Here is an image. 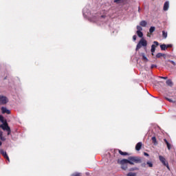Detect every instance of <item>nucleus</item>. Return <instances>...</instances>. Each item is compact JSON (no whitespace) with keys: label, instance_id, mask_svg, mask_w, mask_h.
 <instances>
[{"label":"nucleus","instance_id":"f257e3e1","mask_svg":"<svg viewBox=\"0 0 176 176\" xmlns=\"http://www.w3.org/2000/svg\"><path fill=\"white\" fill-rule=\"evenodd\" d=\"M121 166V168L126 171L129 168V164L134 166V164H141L142 163V157L139 156H130L127 159H122L118 162Z\"/></svg>","mask_w":176,"mask_h":176},{"label":"nucleus","instance_id":"f03ea898","mask_svg":"<svg viewBox=\"0 0 176 176\" xmlns=\"http://www.w3.org/2000/svg\"><path fill=\"white\" fill-rule=\"evenodd\" d=\"M0 128L6 131H8V135H10L12 130L10 129V126L8 124V122L6 121L3 123V124L0 125Z\"/></svg>","mask_w":176,"mask_h":176},{"label":"nucleus","instance_id":"7ed1b4c3","mask_svg":"<svg viewBox=\"0 0 176 176\" xmlns=\"http://www.w3.org/2000/svg\"><path fill=\"white\" fill-rule=\"evenodd\" d=\"M147 45H148V42L146 41V40H145L144 38H141L137 45L136 50H140V49H141V47H142V46L145 47Z\"/></svg>","mask_w":176,"mask_h":176},{"label":"nucleus","instance_id":"20e7f679","mask_svg":"<svg viewBox=\"0 0 176 176\" xmlns=\"http://www.w3.org/2000/svg\"><path fill=\"white\" fill-rule=\"evenodd\" d=\"M159 160L162 163L164 166H166L168 168V162L166 161V158L162 155H159Z\"/></svg>","mask_w":176,"mask_h":176},{"label":"nucleus","instance_id":"39448f33","mask_svg":"<svg viewBox=\"0 0 176 176\" xmlns=\"http://www.w3.org/2000/svg\"><path fill=\"white\" fill-rule=\"evenodd\" d=\"M8 100L6 96H0V104L1 105H5V104H8Z\"/></svg>","mask_w":176,"mask_h":176},{"label":"nucleus","instance_id":"423d86ee","mask_svg":"<svg viewBox=\"0 0 176 176\" xmlns=\"http://www.w3.org/2000/svg\"><path fill=\"white\" fill-rule=\"evenodd\" d=\"M153 43L154 44L151 45V52L153 56V53H155V51L156 50V46H159V42L154 41Z\"/></svg>","mask_w":176,"mask_h":176},{"label":"nucleus","instance_id":"0eeeda50","mask_svg":"<svg viewBox=\"0 0 176 176\" xmlns=\"http://www.w3.org/2000/svg\"><path fill=\"white\" fill-rule=\"evenodd\" d=\"M0 153L3 156L5 159H6L8 162H10V160L9 159V156L8 155V153H6V151H3V149H1Z\"/></svg>","mask_w":176,"mask_h":176},{"label":"nucleus","instance_id":"6e6552de","mask_svg":"<svg viewBox=\"0 0 176 176\" xmlns=\"http://www.w3.org/2000/svg\"><path fill=\"white\" fill-rule=\"evenodd\" d=\"M2 113H7V115H10V110L8 109L6 107H1Z\"/></svg>","mask_w":176,"mask_h":176},{"label":"nucleus","instance_id":"1a4fd4ad","mask_svg":"<svg viewBox=\"0 0 176 176\" xmlns=\"http://www.w3.org/2000/svg\"><path fill=\"white\" fill-rule=\"evenodd\" d=\"M170 64L174 65V67H175V65H176L175 62H174L173 60H170L166 61V67H170Z\"/></svg>","mask_w":176,"mask_h":176},{"label":"nucleus","instance_id":"9d476101","mask_svg":"<svg viewBox=\"0 0 176 176\" xmlns=\"http://www.w3.org/2000/svg\"><path fill=\"white\" fill-rule=\"evenodd\" d=\"M141 148H142V142H138L135 146V149L137 151H141Z\"/></svg>","mask_w":176,"mask_h":176},{"label":"nucleus","instance_id":"9b49d317","mask_svg":"<svg viewBox=\"0 0 176 176\" xmlns=\"http://www.w3.org/2000/svg\"><path fill=\"white\" fill-rule=\"evenodd\" d=\"M164 141L165 144H166V146H167L168 151H170L172 148L171 144H170L168 142V141L166 140V139H164Z\"/></svg>","mask_w":176,"mask_h":176},{"label":"nucleus","instance_id":"f8f14e48","mask_svg":"<svg viewBox=\"0 0 176 176\" xmlns=\"http://www.w3.org/2000/svg\"><path fill=\"white\" fill-rule=\"evenodd\" d=\"M168 6H169V3L168 1H166L164 4V10H168Z\"/></svg>","mask_w":176,"mask_h":176},{"label":"nucleus","instance_id":"ddd939ff","mask_svg":"<svg viewBox=\"0 0 176 176\" xmlns=\"http://www.w3.org/2000/svg\"><path fill=\"white\" fill-rule=\"evenodd\" d=\"M147 24H148V23L146 22V21H142L140 23V25L141 27H146Z\"/></svg>","mask_w":176,"mask_h":176},{"label":"nucleus","instance_id":"4468645a","mask_svg":"<svg viewBox=\"0 0 176 176\" xmlns=\"http://www.w3.org/2000/svg\"><path fill=\"white\" fill-rule=\"evenodd\" d=\"M118 153H120V155H121L122 156H127L129 155L128 153L123 152L121 150H118Z\"/></svg>","mask_w":176,"mask_h":176},{"label":"nucleus","instance_id":"2eb2a0df","mask_svg":"<svg viewBox=\"0 0 176 176\" xmlns=\"http://www.w3.org/2000/svg\"><path fill=\"white\" fill-rule=\"evenodd\" d=\"M136 34L138 36H139V38H142L144 36V34L142 33V32L137 31Z\"/></svg>","mask_w":176,"mask_h":176},{"label":"nucleus","instance_id":"dca6fc26","mask_svg":"<svg viewBox=\"0 0 176 176\" xmlns=\"http://www.w3.org/2000/svg\"><path fill=\"white\" fill-rule=\"evenodd\" d=\"M166 83L168 86H170V87L173 86V81L170 79L167 80Z\"/></svg>","mask_w":176,"mask_h":176},{"label":"nucleus","instance_id":"f3484780","mask_svg":"<svg viewBox=\"0 0 176 176\" xmlns=\"http://www.w3.org/2000/svg\"><path fill=\"white\" fill-rule=\"evenodd\" d=\"M153 144H154V145H157V141L156 140V137L153 136L151 138Z\"/></svg>","mask_w":176,"mask_h":176},{"label":"nucleus","instance_id":"a211bd4d","mask_svg":"<svg viewBox=\"0 0 176 176\" xmlns=\"http://www.w3.org/2000/svg\"><path fill=\"white\" fill-rule=\"evenodd\" d=\"M140 168L138 167H132L129 169V171H138Z\"/></svg>","mask_w":176,"mask_h":176},{"label":"nucleus","instance_id":"6ab92c4d","mask_svg":"<svg viewBox=\"0 0 176 176\" xmlns=\"http://www.w3.org/2000/svg\"><path fill=\"white\" fill-rule=\"evenodd\" d=\"M164 56H166V54L162 53H157L156 54L157 58H160V57H164Z\"/></svg>","mask_w":176,"mask_h":176},{"label":"nucleus","instance_id":"aec40b11","mask_svg":"<svg viewBox=\"0 0 176 176\" xmlns=\"http://www.w3.org/2000/svg\"><path fill=\"white\" fill-rule=\"evenodd\" d=\"M155 30H156L155 26H151L149 29L150 34H153V32H155Z\"/></svg>","mask_w":176,"mask_h":176},{"label":"nucleus","instance_id":"412c9836","mask_svg":"<svg viewBox=\"0 0 176 176\" xmlns=\"http://www.w3.org/2000/svg\"><path fill=\"white\" fill-rule=\"evenodd\" d=\"M146 164L148 165V167H150V168L153 167V163H152V162H151V161H148L146 162Z\"/></svg>","mask_w":176,"mask_h":176},{"label":"nucleus","instance_id":"4be33fe9","mask_svg":"<svg viewBox=\"0 0 176 176\" xmlns=\"http://www.w3.org/2000/svg\"><path fill=\"white\" fill-rule=\"evenodd\" d=\"M126 0H114V3H123Z\"/></svg>","mask_w":176,"mask_h":176},{"label":"nucleus","instance_id":"5701e85b","mask_svg":"<svg viewBox=\"0 0 176 176\" xmlns=\"http://www.w3.org/2000/svg\"><path fill=\"white\" fill-rule=\"evenodd\" d=\"M126 176H137V173L129 172V173H127Z\"/></svg>","mask_w":176,"mask_h":176},{"label":"nucleus","instance_id":"b1692460","mask_svg":"<svg viewBox=\"0 0 176 176\" xmlns=\"http://www.w3.org/2000/svg\"><path fill=\"white\" fill-rule=\"evenodd\" d=\"M142 60H143L144 61H146V62H148V58H146V56H145V54H142Z\"/></svg>","mask_w":176,"mask_h":176},{"label":"nucleus","instance_id":"393cba45","mask_svg":"<svg viewBox=\"0 0 176 176\" xmlns=\"http://www.w3.org/2000/svg\"><path fill=\"white\" fill-rule=\"evenodd\" d=\"M162 36L163 38H164V39H166V38H167V32L165 31H162Z\"/></svg>","mask_w":176,"mask_h":176},{"label":"nucleus","instance_id":"a878e982","mask_svg":"<svg viewBox=\"0 0 176 176\" xmlns=\"http://www.w3.org/2000/svg\"><path fill=\"white\" fill-rule=\"evenodd\" d=\"M160 47H161V50H166V44H162L160 45Z\"/></svg>","mask_w":176,"mask_h":176},{"label":"nucleus","instance_id":"bb28decb","mask_svg":"<svg viewBox=\"0 0 176 176\" xmlns=\"http://www.w3.org/2000/svg\"><path fill=\"white\" fill-rule=\"evenodd\" d=\"M0 122H1V123H4L5 122V120L3 116H0Z\"/></svg>","mask_w":176,"mask_h":176},{"label":"nucleus","instance_id":"cd10ccee","mask_svg":"<svg viewBox=\"0 0 176 176\" xmlns=\"http://www.w3.org/2000/svg\"><path fill=\"white\" fill-rule=\"evenodd\" d=\"M71 176H82L80 173H73Z\"/></svg>","mask_w":176,"mask_h":176},{"label":"nucleus","instance_id":"c85d7f7f","mask_svg":"<svg viewBox=\"0 0 176 176\" xmlns=\"http://www.w3.org/2000/svg\"><path fill=\"white\" fill-rule=\"evenodd\" d=\"M137 30H138V31L142 32V27H141V26H140V25H138V26H137Z\"/></svg>","mask_w":176,"mask_h":176},{"label":"nucleus","instance_id":"c756f323","mask_svg":"<svg viewBox=\"0 0 176 176\" xmlns=\"http://www.w3.org/2000/svg\"><path fill=\"white\" fill-rule=\"evenodd\" d=\"M168 47H173V45H171V44L166 45V48L168 49Z\"/></svg>","mask_w":176,"mask_h":176},{"label":"nucleus","instance_id":"7c9ffc66","mask_svg":"<svg viewBox=\"0 0 176 176\" xmlns=\"http://www.w3.org/2000/svg\"><path fill=\"white\" fill-rule=\"evenodd\" d=\"M157 66L156 65H151V69L157 68Z\"/></svg>","mask_w":176,"mask_h":176},{"label":"nucleus","instance_id":"2f4dec72","mask_svg":"<svg viewBox=\"0 0 176 176\" xmlns=\"http://www.w3.org/2000/svg\"><path fill=\"white\" fill-rule=\"evenodd\" d=\"M0 140H1V141H5V140H6V138H5V137H3V136L0 137Z\"/></svg>","mask_w":176,"mask_h":176},{"label":"nucleus","instance_id":"473e14b6","mask_svg":"<svg viewBox=\"0 0 176 176\" xmlns=\"http://www.w3.org/2000/svg\"><path fill=\"white\" fill-rule=\"evenodd\" d=\"M133 41H137V36L136 35H133Z\"/></svg>","mask_w":176,"mask_h":176},{"label":"nucleus","instance_id":"72a5a7b5","mask_svg":"<svg viewBox=\"0 0 176 176\" xmlns=\"http://www.w3.org/2000/svg\"><path fill=\"white\" fill-rule=\"evenodd\" d=\"M166 100H167V101H169V102H173V100H171L168 98H166Z\"/></svg>","mask_w":176,"mask_h":176},{"label":"nucleus","instance_id":"f704fd0d","mask_svg":"<svg viewBox=\"0 0 176 176\" xmlns=\"http://www.w3.org/2000/svg\"><path fill=\"white\" fill-rule=\"evenodd\" d=\"M160 78H161V79H168V77H163V76H160Z\"/></svg>","mask_w":176,"mask_h":176},{"label":"nucleus","instance_id":"c9c22d12","mask_svg":"<svg viewBox=\"0 0 176 176\" xmlns=\"http://www.w3.org/2000/svg\"><path fill=\"white\" fill-rule=\"evenodd\" d=\"M3 135V132L0 131V138L2 137Z\"/></svg>","mask_w":176,"mask_h":176},{"label":"nucleus","instance_id":"e433bc0d","mask_svg":"<svg viewBox=\"0 0 176 176\" xmlns=\"http://www.w3.org/2000/svg\"><path fill=\"white\" fill-rule=\"evenodd\" d=\"M144 156H149V154L148 153H144Z\"/></svg>","mask_w":176,"mask_h":176},{"label":"nucleus","instance_id":"4c0bfd02","mask_svg":"<svg viewBox=\"0 0 176 176\" xmlns=\"http://www.w3.org/2000/svg\"><path fill=\"white\" fill-rule=\"evenodd\" d=\"M138 12L139 13L141 12V8H140V7H138Z\"/></svg>","mask_w":176,"mask_h":176},{"label":"nucleus","instance_id":"58836bf2","mask_svg":"<svg viewBox=\"0 0 176 176\" xmlns=\"http://www.w3.org/2000/svg\"><path fill=\"white\" fill-rule=\"evenodd\" d=\"M147 36H148L149 38H151V34L148 33V34H147Z\"/></svg>","mask_w":176,"mask_h":176},{"label":"nucleus","instance_id":"ea45409f","mask_svg":"<svg viewBox=\"0 0 176 176\" xmlns=\"http://www.w3.org/2000/svg\"><path fill=\"white\" fill-rule=\"evenodd\" d=\"M101 17H102V19H104V18L105 17V16H104V15H102Z\"/></svg>","mask_w":176,"mask_h":176},{"label":"nucleus","instance_id":"a19ab883","mask_svg":"<svg viewBox=\"0 0 176 176\" xmlns=\"http://www.w3.org/2000/svg\"><path fill=\"white\" fill-rule=\"evenodd\" d=\"M145 166V164H142V166L144 167Z\"/></svg>","mask_w":176,"mask_h":176},{"label":"nucleus","instance_id":"79ce46f5","mask_svg":"<svg viewBox=\"0 0 176 176\" xmlns=\"http://www.w3.org/2000/svg\"><path fill=\"white\" fill-rule=\"evenodd\" d=\"M2 145V142L0 141V146Z\"/></svg>","mask_w":176,"mask_h":176}]
</instances>
